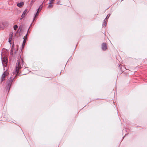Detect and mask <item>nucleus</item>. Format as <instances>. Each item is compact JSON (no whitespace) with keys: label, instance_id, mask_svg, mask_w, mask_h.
<instances>
[{"label":"nucleus","instance_id":"nucleus-1","mask_svg":"<svg viewBox=\"0 0 147 147\" xmlns=\"http://www.w3.org/2000/svg\"><path fill=\"white\" fill-rule=\"evenodd\" d=\"M23 59L21 57L18 60L17 63H16V66L15 71H14L13 74L16 75L18 74L19 73V70L22 68V64L23 63Z\"/></svg>","mask_w":147,"mask_h":147},{"label":"nucleus","instance_id":"nucleus-2","mask_svg":"<svg viewBox=\"0 0 147 147\" xmlns=\"http://www.w3.org/2000/svg\"><path fill=\"white\" fill-rule=\"evenodd\" d=\"M9 74V73L6 70L2 74L1 77V82L5 80V77L8 76Z\"/></svg>","mask_w":147,"mask_h":147},{"label":"nucleus","instance_id":"nucleus-3","mask_svg":"<svg viewBox=\"0 0 147 147\" xmlns=\"http://www.w3.org/2000/svg\"><path fill=\"white\" fill-rule=\"evenodd\" d=\"M8 60L5 57H3L2 59V63L4 66H6Z\"/></svg>","mask_w":147,"mask_h":147},{"label":"nucleus","instance_id":"nucleus-4","mask_svg":"<svg viewBox=\"0 0 147 147\" xmlns=\"http://www.w3.org/2000/svg\"><path fill=\"white\" fill-rule=\"evenodd\" d=\"M102 48L104 51H105L107 49V45L105 43H104L102 45Z\"/></svg>","mask_w":147,"mask_h":147},{"label":"nucleus","instance_id":"nucleus-5","mask_svg":"<svg viewBox=\"0 0 147 147\" xmlns=\"http://www.w3.org/2000/svg\"><path fill=\"white\" fill-rule=\"evenodd\" d=\"M28 11L27 9H26L23 12V13L21 17V19H22L23 18H24L25 16V15L26 13H27Z\"/></svg>","mask_w":147,"mask_h":147},{"label":"nucleus","instance_id":"nucleus-6","mask_svg":"<svg viewBox=\"0 0 147 147\" xmlns=\"http://www.w3.org/2000/svg\"><path fill=\"white\" fill-rule=\"evenodd\" d=\"M24 3L23 2H21L18 3L17 5L18 7H21L24 5Z\"/></svg>","mask_w":147,"mask_h":147},{"label":"nucleus","instance_id":"nucleus-7","mask_svg":"<svg viewBox=\"0 0 147 147\" xmlns=\"http://www.w3.org/2000/svg\"><path fill=\"white\" fill-rule=\"evenodd\" d=\"M13 36V34H11L9 35V42L10 43H11L12 38Z\"/></svg>","mask_w":147,"mask_h":147},{"label":"nucleus","instance_id":"nucleus-8","mask_svg":"<svg viewBox=\"0 0 147 147\" xmlns=\"http://www.w3.org/2000/svg\"><path fill=\"white\" fill-rule=\"evenodd\" d=\"M106 18L104 20V23L103 24V26H106Z\"/></svg>","mask_w":147,"mask_h":147},{"label":"nucleus","instance_id":"nucleus-9","mask_svg":"<svg viewBox=\"0 0 147 147\" xmlns=\"http://www.w3.org/2000/svg\"><path fill=\"white\" fill-rule=\"evenodd\" d=\"M53 6V5L52 4H49L48 7V8H50L52 7Z\"/></svg>","mask_w":147,"mask_h":147},{"label":"nucleus","instance_id":"nucleus-10","mask_svg":"<svg viewBox=\"0 0 147 147\" xmlns=\"http://www.w3.org/2000/svg\"><path fill=\"white\" fill-rule=\"evenodd\" d=\"M13 28H14V29L15 30H16V29H17V28H18V26H17V25H14V26H13Z\"/></svg>","mask_w":147,"mask_h":147},{"label":"nucleus","instance_id":"nucleus-11","mask_svg":"<svg viewBox=\"0 0 147 147\" xmlns=\"http://www.w3.org/2000/svg\"><path fill=\"white\" fill-rule=\"evenodd\" d=\"M39 11H38V10L37 11L36 14L35 15L34 17V19H33V20H34L36 17L37 16V13H39Z\"/></svg>","mask_w":147,"mask_h":147},{"label":"nucleus","instance_id":"nucleus-12","mask_svg":"<svg viewBox=\"0 0 147 147\" xmlns=\"http://www.w3.org/2000/svg\"><path fill=\"white\" fill-rule=\"evenodd\" d=\"M10 80H9V85L10 84H11L12 81H13V80H12V79H11V78H10Z\"/></svg>","mask_w":147,"mask_h":147},{"label":"nucleus","instance_id":"nucleus-13","mask_svg":"<svg viewBox=\"0 0 147 147\" xmlns=\"http://www.w3.org/2000/svg\"><path fill=\"white\" fill-rule=\"evenodd\" d=\"M26 41V40H25V39H24V41H23V43H22V46H24L25 45Z\"/></svg>","mask_w":147,"mask_h":147},{"label":"nucleus","instance_id":"nucleus-14","mask_svg":"<svg viewBox=\"0 0 147 147\" xmlns=\"http://www.w3.org/2000/svg\"><path fill=\"white\" fill-rule=\"evenodd\" d=\"M55 0H51L50 1L49 4H52L53 3Z\"/></svg>","mask_w":147,"mask_h":147},{"label":"nucleus","instance_id":"nucleus-15","mask_svg":"<svg viewBox=\"0 0 147 147\" xmlns=\"http://www.w3.org/2000/svg\"><path fill=\"white\" fill-rule=\"evenodd\" d=\"M27 36V34H26V35L25 36H24V39H25L26 40Z\"/></svg>","mask_w":147,"mask_h":147},{"label":"nucleus","instance_id":"nucleus-16","mask_svg":"<svg viewBox=\"0 0 147 147\" xmlns=\"http://www.w3.org/2000/svg\"><path fill=\"white\" fill-rule=\"evenodd\" d=\"M27 36V34H26V35L25 36H24V39H25L26 40Z\"/></svg>","mask_w":147,"mask_h":147},{"label":"nucleus","instance_id":"nucleus-17","mask_svg":"<svg viewBox=\"0 0 147 147\" xmlns=\"http://www.w3.org/2000/svg\"><path fill=\"white\" fill-rule=\"evenodd\" d=\"M41 8L42 7H41V6H40L39 8L37 9L38 10V11H41Z\"/></svg>","mask_w":147,"mask_h":147},{"label":"nucleus","instance_id":"nucleus-18","mask_svg":"<svg viewBox=\"0 0 147 147\" xmlns=\"http://www.w3.org/2000/svg\"><path fill=\"white\" fill-rule=\"evenodd\" d=\"M110 16V14L108 15L106 17V19H107V18L108 19Z\"/></svg>","mask_w":147,"mask_h":147},{"label":"nucleus","instance_id":"nucleus-19","mask_svg":"<svg viewBox=\"0 0 147 147\" xmlns=\"http://www.w3.org/2000/svg\"><path fill=\"white\" fill-rule=\"evenodd\" d=\"M34 0H32L31 3H34Z\"/></svg>","mask_w":147,"mask_h":147},{"label":"nucleus","instance_id":"nucleus-20","mask_svg":"<svg viewBox=\"0 0 147 147\" xmlns=\"http://www.w3.org/2000/svg\"><path fill=\"white\" fill-rule=\"evenodd\" d=\"M11 51H12H12H13V49H12H12H11Z\"/></svg>","mask_w":147,"mask_h":147}]
</instances>
